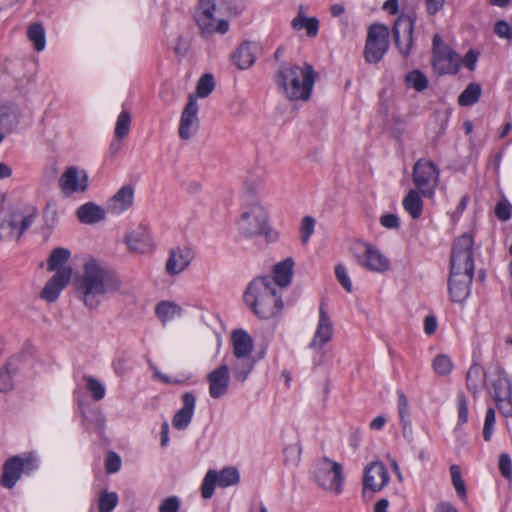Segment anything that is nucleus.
I'll use <instances>...</instances> for the list:
<instances>
[{"instance_id": "79ce46f5", "label": "nucleus", "mask_w": 512, "mask_h": 512, "mask_svg": "<svg viewBox=\"0 0 512 512\" xmlns=\"http://www.w3.org/2000/svg\"><path fill=\"white\" fill-rule=\"evenodd\" d=\"M406 83L416 91H423L428 87L427 77L419 70H413L406 75Z\"/></svg>"}, {"instance_id": "39448f33", "label": "nucleus", "mask_w": 512, "mask_h": 512, "mask_svg": "<svg viewBox=\"0 0 512 512\" xmlns=\"http://www.w3.org/2000/svg\"><path fill=\"white\" fill-rule=\"evenodd\" d=\"M313 481L323 490L339 495L344 489V472L340 463L328 457L317 459L311 471Z\"/></svg>"}, {"instance_id": "4c0bfd02", "label": "nucleus", "mask_w": 512, "mask_h": 512, "mask_svg": "<svg viewBox=\"0 0 512 512\" xmlns=\"http://www.w3.org/2000/svg\"><path fill=\"white\" fill-rule=\"evenodd\" d=\"M240 481V473L235 467L223 468L218 473V485L222 488L233 486Z\"/></svg>"}, {"instance_id": "09e8293b", "label": "nucleus", "mask_w": 512, "mask_h": 512, "mask_svg": "<svg viewBox=\"0 0 512 512\" xmlns=\"http://www.w3.org/2000/svg\"><path fill=\"white\" fill-rule=\"evenodd\" d=\"M12 365V360H9L7 364L0 369V392H8L13 388Z\"/></svg>"}, {"instance_id": "f8f14e48", "label": "nucleus", "mask_w": 512, "mask_h": 512, "mask_svg": "<svg viewBox=\"0 0 512 512\" xmlns=\"http://www.w3.org/2000/svg\"><path fill=\"white\" fill-rule=\"evenodd\" d=\"M359 248L360 251L355 257L363 268L377 273L385 272L390 268L389 259L377 247L362 243Z\"/></svg>"}, {"instance_id": "6e6d98bb", "label": "nucleus", "mask_w": 512, "mask_h": 512, "mask_svg": "<svg viewBox=\"0 0 512 512\" xmlns=\"http://www.w3.org/2000/svg\"><path fill=\"white\" fill-rule=\"evenodd\" d=\"M498 468H499L501 475L504 478H506L508 480L512 479V461H511V457L509 456V454L502 453L499 456Z\"/></svg>"}, {"instance_id": "338daca9", "label": "nucleus", "mask_w": 512, "mask_h": 512, "mask_svg": "<svg viewBox=\"0 0 512 512\" xmlns=\"http://www.w3.org/2000/svg\"><path fill=\"white\" fill-rule=\"evenodd\" d=\"M309 17H307L304 12L303 8L300 7L297 16L292 20L291 26L294 30L300 31L304 29L305 27V21H308Z\"/></svg>"}, {"instance_id": "2f4dec72", "label": "nucleus", "mask_w": 512, "mask_h": 512, "mask_svg": "<svg viewBox=\"0 0 512 512\" xmlns=\"http://www.w3.org/2000/svg\"><path fill=\"white\" fill-rule=\"evenodd\" d=\"M501 385V381L494 384V399L496 401L497 408L504 417H512V398L510 388L507 387L506 391L501 394L499 392V387Z\"/></svg>"}, {"instance_id": "bf43d9fd", "label": "nucleus", "mask_w": 512, "mask_h": 512, "mask_svg": "<svg viewBox=\"0 0 512 512\" xmlns=\"http://www.w3.org/2000/svg\"><path fill=\"white\" fill-rule=\"evenodd\" d=\"M494 31L496 35L507 40H512V26L504 20L496 22Z\"/></svg>"}, {"instance_id": "473e14b6", "label": "nucleus", "mask_w": 512, "mask_h": 512, "mask_svg": "<svg viewBox=\"0 0 512 512\" xmlns=\"http://www.w3.org/2000/svg\"><path fill=\"white\" fill-rule=\"evenodd\" d=\"M155 313L160 321L165 325L167 322L173 320L175 317H178L182 313V309L180 306L173 302L162 301L157 304L155 308Z\"/></svg>"}, {"instance_id": "dca6fc26", "label": "nucleus", "mask_w": 512, "mask_h": 512, "mask_svg": "<svg viewBox=\"0 0 512 512\" xmlns=\"http://www.w3.org/2000/svg\"><path fill=\"white\" fill-rule=\"evenodd\" d=\"M59 186L64 196L84 192L88 187V175L84 170L72 166L65 170L59 179Z\"/></svg>"}, {"instance_id": "5701e85b", "label": "nucleus", "mask_w": 512, "mask_h": 512, "mask_svg": "<svg viewBox=\"0 0 512 512\" xmlns=\"http://www.w3.org/2000/svg\"><path fill=\"white\" fill-rule=\"evenodd\" d=\"M181 399L182 407L174 414L172 419L173 427L178 430H184L190 425L196 407V397L192 392L183 393Z\"/></svg>"}, {"instance_id": "603ef678", "label": "nucleus", "mask_w": 512, "mask_h": 512, "mask_svg": "<svg viewBox=\"0 0 512 512\" xmlns=\"http://www.w3.org/2000/svg\"><path fill=\"white\" fill-rule=\"evenodd\" d=\"M396 394L398 398L397 410L400 421L410 419V407L406 395L403 393L402 390H397Z\"/></svg>"}, {"instance_id": "412c9836", "label": "nucleus", "mask_w": 512, "mask_h": 512, "mask_svg": "<svg viewBox=\"0 0 512 512\" xmlns=\"http://www.w3.org/2000/svg\"><path fill=\"white\" fill-rule=\"evenodd\" d=\"M460 63V56L449 47L433 54L432 64L439 74H456Z\"/></svg>"}, {"instance_id": "c03bdc74", "label": "nucleus", "mask_w": 512, "mask_h": 512, "mask_svg": "<svg viewBox=\"0 0 512 512\" xmlns=\"http://www.w3.org/2000/svg\"><path fill=\"white\" fill-rule=\"evenodd\" d=\"M117 503V493L102 491L99 495L98 509L100 512H111L117 506Z\"/></svg>"}, {"instance_id": "f3484780", "label": "nucleus", "mask_w": 512, "mask_h": 512, "mask_svg": "<svg viewBox=\"0 0 512 512\" xmlns=\"http://www.w3.org/2000/svg\"><path fill=\"white\" fill-rule=\"evenodd\" d=\"M198 103L193 95H189L188 102L184 107L179 125V136L183 140H188L192 137L193 133L197 130L198 119Z\"/></svg>"}, {"instance_id": "69168bd1", "label": "nucleus", "mask_w": 512, "mask_h": 512, "mask_svg": "<svg viewBox=\"0 0 512 512\" xmlns=\"http://www.w3.org/2000/svg\"><path fill=\"white\" fill-rule=\"evenodd\" d=\"M304 29L308 37H315L319 32V20L316 17H310L305 21Z\"/></svg>"}, {"instance_id": "052dcab7", "label": "nucleus", "mask_w": 512, "mask_h": 512, "mask_svg": "<svg viewBox=\"0 0 512 512\" xmlns=\"http://www.w3.org/2000/svg\"><path fill=\"white\" fill-rule=\"evenodd\" d=\"M495 215L501 221H507L511 217V206L508 202H498L495 206Z\"/></svg>"}, {"instance_id": "e2e57ef3", "label": "nucleus", "mask_w": 512, "mask_h": 512, "mask_svg": "<svg viewBox=\"0 0 512 512\" xmlns=\"http://www.w3.org/2000/svg\"><path fill=\"white\" fill-rule=\"evenodd\" d=\"M380 224L387 229H397L400 226V220L395 214H385L381 216Z\"/></svg>"}, {"instance_id": "0e129e2a", "label": "nucleus", "mask_w": 512, "mask_h": 512, "mask_svg": "<svg viewBox=\"0 0 512 512\" xmlns=\"http://www.w3.org/2000/svg\"><path fill=\"white\" fill-rule=\"evenodd\" d=\"M400 424L403 437L407 440L408 443H412L414 441V433L411 420H401Z\"/></svg>"}, {"instance_id": "680f3d73", "label": "nucleus", "mask_w": 512, "mask_h": 512, "mask_svg": "<svg viewBox=\"0 0 512 512\" xmlns=\"http://www.w3.org/2000/svg\"><path fill=\"white\" fill-rule=\"evenodd\" d=\"M179 506V499L176 496H171L162 502L159 512H178Z\"/></svg>"}, {"instance_id": "cd10ccee", "label": "nucleus", "mask_w": 512, "mask_h": 512, "mask_svg": "<svg viewBox=\"0 0 512 512\" xmlns=\"http://www.w3.org/2000/svg\"><path fill=\"white\" fill-rule=\"evenodd\" d=\"M293 265L294 261L292 258H286L274 266L273 278L271 279L276 288L277 286L284 288L290 285L293 274Z\"/></svg>"}, {"instance_id": "4be33fe9", "label": "nucleus", "mask_w": 512, "mask_h": 512, "mask_svg": "<svg viewBox=\"0 0 512 512\" xmlns=\"http://www.w3.org/2000/svg\"><path fill=\"white\" fill-rule=\"evenodd\" d=\"M333 336V324L325 311L324 305L321 304L319 308V320L313 339L310 343V348L321 349L327 344Z\"/></svg>"}, {"instance_id": "9d476101", "label": "nucleus", "mask_w": 512, "mask_h": 512, "mask_svg": "<svg viewBox=\"0 0 512 512\" xmlns=\"http://www.w3.org/2000/svg\"><path fill=\"white\" fill-rule=\"evenodd\" d=\"M413 182L426 198H432L439 182V169L434 162L419 159L413 167Z\"/></svg>"}, {"instance_id": "7c9ffc66", "label": "nucleus", "mask_w": 512, "mask_h": 512, "mask_svg": "<svg viewBox=\"0 0 512 512\" xmlns=\"http://www.w3.org/2000/svg\"><path fill=\"white\" fill-rule=\"evenodd\" d=\"M418 189H411L402 201L404 210L413 219L420 218L423 211V200Z\"/></svg>"}, {"instance_id": "774afa93", "label": "nucleus", "mask_w": 512, "mask_h": 512, "mask_svg": "<svg viewBox=\"0 0 512 512\" xmlns=\"http://www.w3.org/2000/svg\"><path fill=\"white\" fill-rule=\"evenodd\" d=\"M477 60H478V52H476L475 50L471 49L465 55V57L463 58L462 62H463L464 66L467 69L472 71V70L475 69Z\"/></svg>"}, {"instance_id": "49530a36", "label": "nucleus", "mask_w": 512, "mask_h": 512, "mask_svg": "<svg viewBox=\"0 0 512 512\" xmlns=\"http://www.w3.org/2000/svg\"><path fill=\"white\" fill-rule=\"evenodd\" d=\"M284 463L287 466L296 467L301 459V447L299 444L287 446L283 450Z\"/></svg>"}, {"instance_id": "4468645a", "label": "nucleus", "mask_w": 512, "mask_h": 512, "mask_svg": "<svg viewBox=\"0 0 512 512\" xmlns=\"http://www.w3.org/2000/svg\"><path fill=\"white\" fill-rule=\"evenodd\" d=\"M390 481L387 468L382 462L375 461L366 466L363 476V496L381 491ZM372 495H370L371 497Z\"/></svg>"}, {"instance_id": "864d4df0", "label": "nucleus", "mask_w": 512, "mask_h": 512, "mask_svg": "<svg viewBox=\"0 0 512 512\" xmlns=\"http://www.w3.org/2000/svg\"><path fill=\"white\" fill-rule=\"evenodd\" d=\"M335 275L339 283L342 285V287L347 291H352V282L350 280V277L348 275L347 268L343 264H338L335 267Z\"/></svg>"}, {"instance_id": "a211bd4d", "label": "nucleus", "mask_w": 512, "mask_h": 512, "mask_svg": "<svg viewBox=\"0 0 512 512\" xmlns=\"http://www.w3.org/2000/svg\"><path fill=\"white\" fill-rule=\"evenodd\" d=\"M473 278L472 274L450 272L448 289L451 301L461 303L468 298Z\"/></svg>"}, {"instance_id": "72a5a7b5", "label": "nucleus", "mask_w": 512, "mask_h": 512, "mask_svg": "<svg viewBox=\"0 0 512 512\" xmlns=\"http://www.w3.org/2000/svg\"><path fill=\"white\" fill-rule=\"evenodd\" d=\"M71 257V252L62 247L55 248L48 260H47V266L49 271H55L58 272L61 269L66 268L65 264L68 262L69 258Z\"/></svg>"}, {"instance_id": "c756f323", "label": "nucleus", "mask_w": 512, "mask_h": 512, "mask_svg": "<svg viewBox=\"0 0 512 512\" xmlns=\"http://www.w3.org/2000/svg\"><path fill=\"white\" fill-rule=\"evenodd\" d=\"M76 215L81 223L94 224L105 218V210L93 202H88L77 209Z\"/></svg>"}, {"instance_id": "6e6552de", "label": "nucleus", "mask_w": 512, "mask_h": 512, "mask_svg": "<svg viewBox=\"0 0 512 512\" xmlns=\"http://www.w3.org/2000/svg\"><path fill=\"white\" fill-rule=\"evenodd\" d=\"M215 0H200L194 12V19L202 35H211L215 32L224 35L229 30V22L225 19L217 20L215 17Z\"/></svg>"}, {"instance_id": "5fc2aeb1", "label": "nucleus", "mask_w": 512, "mask_h": 512, "mask_svg": "<svg viewBox=\"0 0 512 512\" xmlns=\"http://www.w3.org/2000/svg\"><path fill=\"white\" fill-rule=\"evenodd\" d=\"M457 412H458V425H463L468 421V405L467 399L463 393L457 395Z\"/></svg>"}, {"instance_id": "a19ab883", "label": "nucleus", "mask_w": 512, "mask_h": 512, "mask_svg": "<svg viewBox=\"0 0 512 512\" xmlns=\"http://www.w3.org/2000/svg\"><path fill=\"white\" fill-rule=\"evenodd\" d=\"M432 367L436 374L446 376L452 372L453 363L449 356L439 354L434 358Z\"/></svg>"}, {"instance_id": "ddd939ff", "label": "nucleus", "mask_w": 512, "mask_h": 512, "mask_svg": "<svg viewBox=\"0 0 512 512\" xmlns=\"http://www.w3.org/2000/svg\"><path fill=\"white\" fill-rule=\"evenodd\" d=\"M414 19L402 14L395 21L392 32L401 55L407 58L413 46Z\"/></svg>"}, {"instance_id": "f257e3e1", "label": "nucleus", "mask_w": 512, "mask_h": 512, "mask_svg": "<svg viewBox=\"0 0 512 512\" xmlns=\"http://www.w3.org/2000/svg\"><path fill=\"white\" fill-rule=\"evenodd\" d=\"M120 287L119 276L94 258L84 263L81 275L75 280L76 295L89 309H96L101 297L117 292Z\"/></svg>"}, {"instance_id": "423d86ee", "label": "nucleus", "mask_w": 512, "mask_h": 512, "mask_svg": "<svg viewBox=\"0 0 512 512\" xmlns=\"http://www.w3.org/2000/svg\"><path fill=\"white\" fill-rule=\"evenodd\" d=\"M473 246L474 239L469 233H464L455 239L450 255V272L474 275Z\"/></svg>"}, {"instance_id": "13d9d810", "label": "nucleus", "mask_w": 512, "mask_h": 512, "mask_svg": "<svg viewBox=\"0 0 512 512\" xmlns=\"http://www.w3.org/2000/svg\"><path fill=\"white\" fill-rule=\"evenodd\" d=\"M105 468L108 473H116L121 468V458L115 452H109L105 462Z\"/></svg>"}, {"instance_id": "58836bf2", "label": "nucleus", "mask_w": 512, "mask_h": 512, "mask_svg": "<svg viewBox=\"0 0 512 512\" xmlns=\"http://www.w3.org/2000/svg\"><path fill=\"white\" fill-rule=\"evenodd\" d=\"M217 484L218 472L214 469L208 470L201 484L202 497L204 499H210L214 494V490Z\"/></svg>"}, {"instance_id": "2eb2a0df", "label": "nucleus", "mask_w": 512, "mask_h": 512, "mask_svg": "<svg viewBox=\"0 0 512 512\" xmlns=\"http://www.w3.org/2000/svg\"><path fill=\"white\" fill-rule=\"evenodd\" d=\"M208 382V393L212 399H220L224 397L230 387L231 376L230 369L227 364H221L206 375Z\"/></svg>"}, {"instance_id": "f704fd0d", "label": "nucleus", "mask_w": 512, "mask_h": 512, "mask_svg": "<svg viewBox=\"0 0 512 512\" xmlns=\"http://www.w3.org/2000/svg\"><path fill=\"white\" fill-rule=\"evenodd\" d=\"M28 39L33 43L34 49L41 52L46 46L45 29L41 23H33L27 30Z\"/></svg>"}, {"instance_id": "bb28decb", "label": "nucleus", "mask_w": 512, "mask_h": 512, "mask_svg": "<svg viewBox=\"0 0 512 512\" xmlns=\"http://www.w3.org/2000/svg\"><path fill=\"white\" fill-rule=\"evenodd\" d=\"M233 356L250 357L253 351V340L244 330H235L232 333Z\"/></svg>"}, {"instance_id": "c85d7f7f", "label": "nucleus", "mask_w": 512, "mask_h": 512, "mask_svg": "<svg viewBox=\"0 0 512 512\" xmlns=\"http://www.w3.org/2000/svg\"><path fill=\"white\" fill-rule=\"evenodd\" d=\"M255 364L256 360L253 356L234 357V360L231 362V370L234 379L244 383L249 378V375L253 371Z\"/></svg>"}, {"instance_id": "7ed1b4c3", "label": "nucleus", "mask_w": 512, "mask_h": 512, "mask_svg": "<svg viewBox=\"0 0 512 512\" xmlns=\"http://www.w3.org/2000/svg\"><path fill=\"white\" fill-rule=\"evenodd\" d=\"M243 299L253 313L262 319L274 317L283 306L281 295L268 276L254 279L246 288Z\"/></svg>"}, {"instance_id": "f03ea898", "label": "nucleus", "mask_w": 512, "mask_h": 512, "mask_svg": "<svg viewBox=\"0 0 512 512\" xmlns=\"http://www.w3.org/2000/svg\"><path fill=\"white\" fill-rule=\"evenodd\" d=\"M282 94L291 102H307L311 98L316 80L314 68L307 63L294 65L282 63L274 76Z\"/></svg>"}, {"instance_id": "1a4fd4ad", "label": "nucleus", "mask_w": 512, "mask_h": 512, "mask_svg": "<svg viewBox=\"0 0 512 512\" xmlns=\"http://www.w3.org/2000/svg\"><path fill=\"white\" fill-rule=\"evenodd\" d=\"M239 228L246 237L265 235L272 239L267 212L258 203L252 204L247 210L243 211L239 221Z\"/></svg>"}, {"instance_id": "ea45409f", "label": "nucleus", "mask_w": 512, "mask_h": 512, "mask_svg": "<svg viewBox=\"0 0 512 512\" xmlns=\"http://www.w3.org/2000/svg\"><path fill=\"white\" fill-rule=\"evenodd\" d=\"M130 126H131V116L129 111L122 110L121 113L118 115L116 125H115V136L119 139H124L128 136L130 132Z\"/></svg>"}, {"instance_id": "20e7f679", "label": "nucleus", "mask_w": 512, "mask_h": 512, "mask_svg": "<svg viewBox=\"0 0 512 512\" xmlns=\"http://www.w3.org/2000/svg\"><path fill=\"white\" fill-rule=\"evenodd\" d=\"M38 216V210L33 205H24L4 213L0 216V240H19Z\"/></svg>"}, {"instance_id": "6ab92c4d", "label": "nucleus", "mask_w": 512, "mask_h": 512, "mask_svg": "<svg viewBox=\"0 0 512 512\" xmlns=\"http://www.w3.org/2000/svg\"><path fill=\"white\" fill-rule=\"evenodd\" d=\"M72 277V268L66 267L56 272L52 278L46 283L41 291V297L48 301L54 302L58 299L61 291L68 285Z\"/></svg>"}, {"instance_id": "de8ad7c7", "label": "nucleus", "mask_w": 512, "mask_h": 512, "mask_svg": "<svg viewBox=\"0 0 512 512\" xmlns=\"http://www.w3.org/2000/svg\"><path fill=\"white\" fill-rule=\"evenodd\" d=\"M450 474L452 479V484L457 492V494L464 498L466 496V487L465 482L462 479L461 469L458 465L453 464L450 466Z\"/></svg>"}, {"instance_id": "393cba45", "label": "nucleus", "mask_w": 512, "mask_h": 512, "mask_svg": "<svg viewBox=\"0 0 512 512\" xmlns=\"http://www.w3.org/2000/svg\"><path fill=\"white\" fill-rule=\"evenodd\" d=\"M126 243L131 251L141 254L150 251L152 247L149 231L143 225L127 232Z\"/></svg>"}, {"instance_id": "a18cd8bd", "label": "nucleus", "mask_w": 512, "mask_h": 512, "mask_svg": "<svg viewBox=\"0 0 512 512\" xmlns=\"http://www.w3.org/2000/svg\"><path fill=\"white\" fill-rule=\"evenodd\" d=\"M84 380L86 389L91 393L93 399L95 401L102 400L106 393L104 385L93 376H84Z\"/></svg>"}, {"instance_id": "0eeeda50", "label": "nucleus", "mask_w": 512, "mask_h": 512, "mask_svg": "<svg viewBox=\"0 0 512 512\" xmlns=\"http://www.w3.org/2000/svg\"><path fill=\"white\" fill-rule=\"evenodd\" d=\"M37 468L38 458L32 453L10 457L3 465L0 483L3 487L11 489L21 478L22 473L30 474Z\"/></svg>"}, {"instance_id": "9b49d317", "label": "nucleus", "mask_w": 512, "mask_h": 512, "mask_svg": "<svg viewBox=\"0 0 512 512\" xmlns=\"http://www.w3.org/2000/svg\"><path fill=\"white\" fill-rule=\"evenodd\" d=\"M389 29L383 24H372L368 29L364 56L368 63H378L389 48Z\"/></svg>"}, {"instance_id": "aec40b11", "label": "nucleus", "mask_w": 512, "mask_h": 512, "mask_svg": "<svg viewBox=\"0 0 512 512\" xmlns=\"http://www.w3.org/2000/svg\"><path fill=\"white\" fill-rule=\"evenodd\" d=\"M261 50L258 42L245 41L232 54L233 63L240 70L248 69L255 63Z\"/></svg>"}, {"instance_id": "37998d69", "label": "nucleus", "mask_w": 512, "mask_h": 512, "mask_svg": "<svg viewBox=\"0 0 512 512\" xmlns=\"http://www.w3.org/2000/svg\"><path fill=\"white\" fill-rule=\"evenodd\" d=\"M16 125V114L9 108H0V132L10 133Z\"/></svg>"}, {"instance_id": "8fccbe9b", "label": "nucleus", "mask_w": 512, "mask_h": 512, "mask_svg": "<svg viewBox=\"0 0 512 512\" xmlns=\"http://www.w3.org/2000/svg\"><path fill=\"white\" fill-rule=\"evenodd\" d=\"M214 87L215 83L213 76L210 74H205L199 79L197 83V95L201 98L207 97L213 91Z\"/></svg>"}, {"instance_id": "c9c22d12", "label": "nucleus", "mask_w": 512, "mask_h": 512, "mask_svg": "<svg viewBox=\"0 0 512 512\" xmlns=\"http://www.w3.org/2000/svg\"><path fill=\"white\" fill-rule=\"evenodd\" d=\"M484 379V370L478 365H472L466 375V385L469 391L476 393Z\"/></svg>"}, {"instance_id": "3c124183", "label": "nucleus", "mask_w": 512, "mask_h": 512, "mask_svg": "<svg viewBox=\"0 0 512 512\" xmlns=\"http://www.w3.org/2000/svg\"><path fill=\"white\" fill-rule=\"evenodd\" d=\"M496 421V414L493 408H488L485 414L484 426H483V438L485 441H490L494 432V426Z\"/></svg>"}, {"instance_id": "b1692460", "label": "nucleus", "mask_w": 512, "mask_h": 512, "mask_svg": "<svg viewBox=\"0 0 512 512\" xmlns=\"http://www.w3.org/2000/svg\"><path fill=\"white\" fill-rule=\"evenodd\" d=\"M193 258L194 253L189 247H177L172 249L166 263L168 274H180L189 266Z\"/></svg>"}, {"instance_id": "4d7b16f0", "label": "nucleus", "mask_w": 512, "mask_h": 512, "mask_svg": "<svg viewBox=\"0 0 512 512\" xmlns=\"http://www.w3.org/2000/svg\"><path fill=\"white\" fill-rule=\"evenodd\" d=\"M315 220L311 216H305L301 222V241L306 244L314 232Z\"/></svg>"}, {"instance_id": "e433bc0d", "label": "nucleus", "mask_w": 512, "mask_h": 512, "mask_svg": "<svg viewBox=\"0 0 512 512\" xmlns=\"http://www.w3.org/2000/svg\"><path fill=\"white\" fill-rule=\"evenodd\" d=\"M481 95V86L477 83H470L460 94L458 103L461 106H471L475 104Z\"/></svg>"}, {"instance_id": "a878e982", "label": "nucleus", "mask_w": 512, "mask_h": 512, "mask_svg": "<svg viewBox=\"0 0 512 512\" xmlns=\"http://www.w3.org/2000/svg\"><path fill=\"white\" fill-rule=\"evenodd\" d=\"M134 200V189L130 185L122 186L107 202L108 212L119 215L130 208Z\"/></svg>"}]
</instances>
